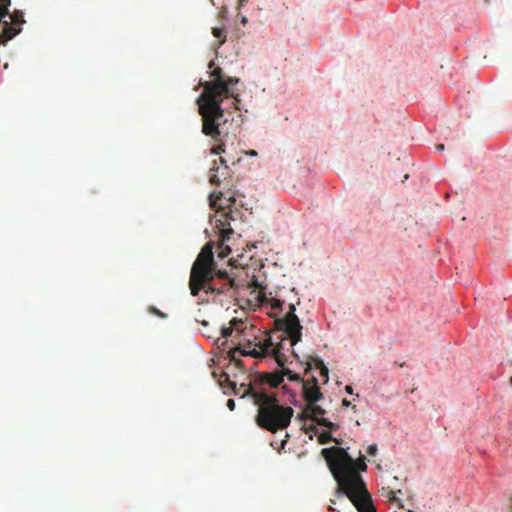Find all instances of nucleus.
I'll list each match as a JSON object with an SVG mask.
<instances>
[{"label": "nucleus", "instance_id": "f257e3e1", "mask_svg": "<svg viewBox=\"0 0 512 512\" xmlns=\"http://www.w3.org/2000/svg\"><path fill=\"white\" fill-rule=\"evenodd\" d=\"M209 77V81H200L199 86L203 91L196 103L202 117V133L219 141L220 126L227 121L221 104L224 99L231 98L235 109L240 110V94L235 88L240 79L226 75L219 67L210 71Z\"/></svg>", "mask_w": 512, "mask_h": 512}, {"label": "nucleus", "instance_id": "f03ea898", "mask_svg": "<svg viewBox=\"0 0 512 512\" xmlns=\"http://www.w3.org/2000/svg\"><path fill=\"white\" fill-rule=\"evenodd\" d=\"M295 310V305L289 304V311L286 315L283 318H277L275 320L277 329L283 331L286 335L279 343L275 344L270 335H266L265 337L253 335V339L247 340L243 349L234 347L229 351L231 361H234L236 365L241 364V361L237 358V354L254 358H265L271 355L280 367H284L287 358L285 354L282 353L283 341L289 339L290 345L293 347L300 342L302 338L303 327L295 314Z\"/></svg>", "mask_w": 512, "mask_h": 512}, {"label": "nucleus", "instance_id": "7ed1b4c3", "mask_svg": "<svg viewBox=\"0 0 512 512\" xmlns=\"http://www.w3.org/2000/svg\"><path fill=\"white\" fill-rule=\"evenodd\" d=\"M237 287L235 280L229 277L226 271L216 270L213 243L207 242L191 268L189 281L191 294L196 296L200 290L223 294L229 289H237Z\"/></svg>", "mask_w": 512, "mask_h": 512}, {"label": "nucleus", "instance_id": "20e7f679", "mask_svg": "<svg viewBox=\"0 0 512 512\" xmlns=\"http://www.w3.org/2000/svg\"><path fill=\"white\" fill-rule=\"evenodd\" d=\"M321 455L337 483V491H349L350 488L368 491L359 473L367 469L364 457L355 460L344 448L337 446L322 449Z\"/></svg>", "mask_w": 512, "mask_h": 512}, {"label": "nucleus", "instance_id": "39448f33", "mask_svg": "<svg viewBox=\"0 0 512 512\" xmlns=\"http://www.w3.org/2000/svg\"><path fill=\"white\" fill-rule=\"evenodd\" d=\"M253 402L258 408L255 422L261 429L276 433L290 425L294 410L282 405L275 394H253Z\"/></svg>", "mask_w": 512, "mask_h": 512}, {"label": "nucleus", "instance_id": "423d86ee", "mask_svg": "<svg viewBox=\"0 0 512 512\" xmlns=\"http://www.w3.org/2000/svg\"><path fill=\"white\" fill-rule=\"evenodd\" d=\"M11 0H0V44H5L22 31L25 23L24 13L21 10H14L9 13Z\"/></svg>", "mask_w": 512, "mask_h": 512}, {"label": "nucleus", "instance_id": "0eeeda50", "mask_svg": "<svg viewBox=\"0 0 512 512\" xmlns=\"http://www.w3.org/2000/svg\"><path fill=\"white\" fill-rule=\"evenodd\" d=\"M221 198V192L214 191L209 195L210 206L215 209L217 213H220V218L216 220V226L220 229L221 235V244L219 246L218 256L220 258H225L231 252L230 247L225 245V242L230 240V237L233 234V229L230 227V220L232 219L230 216V211L226 212L224 208L218 205V201H220Z\"/></svg>", "mask_w": 512, "mask_h": 512}, {"label": "nucleus", "instance_id": "6e6552de", "mask_svg": "<svg viewBox=\"0 0 512 512\" xmlns=\"http://www.w3.org/2000/svg\"><path fill=\"white\" fill-rule=\"evenodd\" d=\"M313 402L306 404L300 414V419H312L317 424L327 427L330 430H336L339 426L328 419L324 418L323 415L326 413L325 409Z\"/></svg>", "mask_w": 512, "mask_h": 512}, {"label": "nucleus", "instance_id": "1a4fd4ad", "mask_svg": "<svg viewBox=\"0 0 512 512\" xmlns=\"http://www.w3.org/2000/svg\"><path fill=\"white\" fill-rule=\"evenodd\" d=\"M337 494L340 496L346 495L358 512H376L368 491L365 493L364 491H354L350 488L349 491H337Z\"/></svg>", "mask_w": 512, "mask_h": 512}, {"label": "nucleus", "instance_id": "9d476101", "mask_svg": "<svg viewBox=\"0 0 512 512\" xmlns=\"http://www.w3.org/2000/svg\"><path fill=\"white\" fill-rule=\"evenodd\" d=\"M302 395L306 404L318 402L323 398V394L318 385V380L315 376H312L311 379L306 381H302Z\"/></svg>", "mask_w": 512, "mask_h": 512}, {"label": "nucleus", "instance_id": "9b49d317", "mask_svg": "<svg viewBox=\"0 0 512 512\" xmlns=\"http://www.w3.org/2000/svg\"><path fill=\"white\" fill-rule=\"evenodd\" d=\"M284 380V373L281 371L276 372H264L258 373L256 375V381L258 382V386L260 385H268L272 388H276L280 385Z\"/></svg>", "mask_w": 512, "mask_h": 512}, {"label": "nucleus", "instance_id": "f8f14e48", "mask_svg": "<svg viewBox=\"0 0 512 512\" xmlns=\"http://www.w3.org/2000/svg\"><path fill=\"white\" fill-rule=\"evenodd\" d=\"M221 167L216 166L217 162L214 161V165L210 169L209 182L213 185H220L222 179H225L228 175L229 167L226 161L220 157L219 159Z\"/></svg>", "mask_w": 512, "mask_h": 512}, {"label": "nucleus", "instance_id": "ddd939ff", "mask_svg": "<svg viewBox=\"0 0 512 512\" xmlns=\"http://www.w3.org/2000/svg\"><path fill=\"white\" fill-rule=\"evenodd\" d=\"M235 330H237L241 334V336L243 338L242 341H245L244 344H242L241 342L239 343L238 347H240V349H243L244 345L247 343V340H248V339H246L247 335L251 334L253 336L254 332H260V330H257L253 325H250V326L245 325L243 328H241V329L235 328ZM233 331H234V327H232V326L231 327H222L221 328V336L226 339L229 336H231Z\"/></svg>", "mask_w": 512, "mask_h": 512}, {"label": "nucleus", "instance_id": "4468645a", "mask_svg": "<svg viewBox=\"0 0 512 512\" xmlns=\"http://www.w3.org/2000/svg\"><path fill=\"white\" fill-rule=\"evenodd\" d=\"M312 365H314L316 368L320 370V375L323 378V383L326 384L329 379V370L327 366L324 364L323 360L319 359L318 357L310 356L309 360L306 362L305 374H307L312 369Z\"/></svg>", "mask_w": 512, "mask_h": 512}, {"label": "nucleus", "instance_id": "2eb2a0df", "mask_svg": "<svg viewBox=\"0 0 512 512\" xmlns=\"http://www.w3.org/2000/svg\"><path fill=\"white\" fill-rule=\"evenodd\" d=\"M233 393L235 395L242 393V397L248 395L253 398V394L266 393V391L262 390L261 388H258V382L255 379L254 382H250L249 384L242 383L239 386V388L236 387L235 390H233Z\"/></svg>", "mask_w": 512, "mask_h": 512}, {"label": "nucleus", "instance_id": "dca6fc26", "mask_svg": "<svg viewBox=\"0 0 512 512\" xmlns=\"http://www.w3.org/2000/svg\"><path fill=\"white\" fill-rule=\"evenodd\" d=\"M218 382L219 385L223 388H229L232 390H235L236 388V383L230 380V376L227 373H222L220 375Z\"/></svg>", "mask_w": 512, "mask_h": 512}, {"label": "nucleus", "instance_id": "f3484780", "mask_svg": "<svg viewBox=\"0 0 512 512\" xmlns=\"http://www.w3.org/2000/svg\"><path fill=\"white\" fill-rule=\"evenodd\" d=\"M212 34L215 38L219 39L218 47H220L226 41V33L223 28H219V27L212 28Z\"/></svg>", "mask_w": 512, "mask_h": 512}, {"label": "nucleus", "instance_id": "a211bd4d", "mask_svg": "<svg viewBox=\"0 0 512 512\" xmlns=\"http://www.w3.org/2000/svg\"><path fill=\"white\" fill-rule=\"evenodd\" d=\"M318 441L320 444H327L330 441H334L336 444H340V440L333 438L331 432H322L318 437Z\"/></svg>", "mask_w": 512, "mask_h": 512}, {"label": "nucleus", "instance_id": "6ab92c4d", "mask_svg": "<svg viewBox=\"0 0 512 512\" xmlns=\"http://www.w3.org/2000/svg\"><path fill=\"white\" fill-rule=\"evenodd\" d=\"M282 373H284V376H288V379L290 381H296V382H301V383H302V381H305L299 374L293 373L288 368H283Z\"/></svg>", "mask_w": 512, "mask_h": 512}, {"label": "nucleus", "instance_id": "aec40b11", "mask_svg": "<svg viewBox=\"0 0 512 512\" xmlns=\"http://www.w3.org/2000/svg\"><path fill=\"white\" fill-rule=\"evenodd\" d=\"M148 312L155 315V316H158L159 318H162V319H165L167 318V314L161 312L158 308H156L155 306H149L148 307Z\"/></svg>", "mask_w": 512, "mask_h": 512}, {"label": "nucleus", "instance_id": "412c9836", "mask_svg": "<svg viewBox=\"0 0 512 512\" xmlns=\"http://www.w3.org/2000/svg\"><path fill=\"white\" fill-rule=\"evenodd\" d=\"M225 152L224 143H219L211 148V153L214 155H221Z\"/></svg>", "mask_w": 512, "mask_h": 512}, {"label": "nucleus", "instance_id": "4be33fe9", "mask_svg": "<svg viewBox=\"0 0 512 512\" xmlns=\"http://www.w3.org/2000/svg\"><path fill=\"white\" fill-rule=\"evenodd\" d=\"M378 448L376 444H371L367 447V453L370 456H375L377 454Z\"/></svg>", "mask_w": 512, "mask_h": 512}, {"label": "nucleus", "instance_id": "5701e85b", "mask_svg": "<svg viewBox=\"0 0 512 512\" xmlns=\"http://www.w3.org/2000/svg\"><path fill=\"white\" fill-rule=\"evenodd\" d=\"M283 304H284V301H281L279 299H274L273 300V304H272V308L273 309H276V308L281 309Z\"/></svg>", "mask_w": 512, "mask_h": 512}, {"label": "nucleus", "instance_id": "b1692460", "mask_svg": "<svg viewBox=\"0 0 512 512\" xmlns=\"http://www.w3.org/2000/svg\"><path fill=\"white\" fill-rule=\"evenodd\" d=\"M227 407L232 411L235 408V401L233 399H229L227 401Z\"/></svg>", "mask_w": 512, "mask_h": 512}, {"label": "nucleus", "instance_id": "393cba45", "mask_svg": "<svg viewBox=\"0 0 512 512\" xmlns=\"http://www.w3.org/2000/svg\"><path fill=\"white\" fill-rule=\"evenodd\" d=\"M342 405L345 406V407H349L351 406V402L347 399H343L342 400Z\"/></svg>", "mask_w": 512, "mask_h": 512}, {"label": "nucleus", "instance_id": "a878e982", "mask_svg": "<svg viewBox=\"0 0 512 512\" xmlns=\"http://www.w3.org/2000/svg\"><path fill=\"white\" fill-rule=\"evenodd\" d=\"M345 391H346L347 393H349V394H353V389H352V387H351L350 385H346V387H345Z\"/></svg>", "mask_w": 512, "mask_h": 512}, {"label": "nucleus", "instance_id": "bb28decb", "mask_svg": "<svg viewBox=\"0 0 512 512\" xmlns=\"http://www.w3.org/2000/svg\"><path fill=\"white\" fill-rule=\"evenodd\" d=\"M436 149L439 150V151H442V150H444V145L443 144H438V145H436Z\"/></svg>", "mask_w": 512, "mask_h": 512}, {"label": "nucleus", "instance_id": "cd10ccee", "mask_svg": "<svg viewBox=\"0 0 512 512\" xmlns=\"http://www.w3.org/2000/svg\"><path fill=\"white\" fill-rule=\"evenodd\" d=\"M248 0H239L240 6H244Z\"/></svg>", "mask_w": 512, "mask_h": 512}, {"label": "nucleus", "instance_id": "c85d7f7f", "mask_svg": "<svg viewBox=\"0 0 512 512\" xmlns=\"http://www.w3.org/2000/svg\"><path fill=\"white\" fill-rule=\"evenodd\" d=\"M214 64H215V63H214V61H213V60H212V61H210V62H209V64H208V68H209V69H212V68H213V66H214Z\"/></svg>", "mask_w": 512, "mask_h": 512}, {"label": "nucleus", "instance_id": "c756f323", "mask_svg": "<svg viewBox=\"0 0 512 512\" xmlns=\"http://www.w3.org/2000/svg\"><path fill=\"white\" fill-rule=\"evenodd\" d=\"M241 22H242L243 24H246V23H247V18H246L245 16H243V17H242V19H241Z\"/></svg>", "mask_w": 512, "mask_h": 512}, {"label": "nucleus", "instance_id": "7c9ffc66", "mask_svg": "<svg viewBox=\"0 0 512 512\" xmlns=\"http://www.w3.org/2000/svg\"><path fill=\"white\" fill-rule=\"evenodd\" d=\"M200 323H201V325H203V326H207V325H208V322H207V321H205V320L200 321Z\"/></svg>", "mask_w": 512, "mask_h": 512}, {"label": "nucleus", "instance_id": "2f4dec72", "mask_svg": "<svg viewBox=\"0 0 512 512\" xmlns=\"http://www.w3.org/2000/svg\"><path fill=\"white\" fill-rule=\"evenodd\" d=\"M250 155H256V151L252 150V151L250 152Z\"/></svg>", "mask_w": 512, "mask_h": 512}, {"label": "nucleus", "instance_id": "473e14b6", "mask_svg": "<svg viewBox=\"0 0 512 512\" xmlns=\"http://www.w3.org/2000/svg\"><path fill=\"white\" fill-rule=\"evenodd\" d=\"M236 323H237V319H233L232 324H236Z\"/></svg>", "mask_w": 512, "mask_h": 512}, {"label": "nucleus", "instance_id": "72a5a7b5", "mask_svg": "<svg viewBox=\"0 0 512 512\" xmlns=\"http://www.w3.org/2000/svg\"><path fill=\"white\" fill-rule=\"evenodd\" d=\"M510 383H511V385H512V376H511V379H510Z\"/></svg>", "mask_w": 512, "mask_h": 512}]
</instances>
